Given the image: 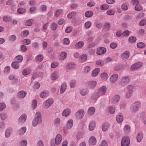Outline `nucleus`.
<instances>
[{"mask_svg":"<svg viewBox=\"0 0 146 146\" xmlns=\"http://www.w3.org/2000/svg\"><path fill=\"white\" fill-rule=\"evenodd\" d=\"M42 121L41 114L40 112H36L35 118L33 119L32 125L34 127L36 126L38 124L40 123Z\"/></svg>","mask_w":146,"mask_h":146,"instance_id":"obj_1","label":"nucleus"},{"mask_svg":"<svg viewBox=\"0 0 146 146\" xmlns=\"http://www.w3.org/2000/svg\"><path fill=\"white\" fill-rule=\"evenodd\" d=\"M62 140V136L60 134H58L56 136L54 140L52 139L50 141L51 146H56L60 145Z\"/></svg>","mask_w":146,"mask_h":146,"instance_id":"obj_2","label":"nucleus"},{"mask_svg":"<svg viewBox=\"0 0 146 146\" xmlns=\"http://www.w3.org/2000/svg\"><path fill=\"white\" fill-rule=\"evenodd\" d=\"M54 100L53 99L49 98L43 102V106L45 108H48L52 104Z\"/></svg>","mask_w":146,"mask_h":146,"instance_id":"obj_3","label":"nucleus"},{"mask_svg":"<svg viewBox=\"0 0 146 146\" xmlns=\"http://www.w3.org/2000/svg\"><path fill=\"white\" fill-rule=\"evenodd\" d=\"M107 91L106 86H103L100 87L98 90L97 92L99 96H101L105 95Z\"/></svg>","mask_w":146,"mask_h":146,"instance_id":"obj_4","label":"nucleus"},{"mask_svg":"<svg viewBox=\"0 0 146 146\" xmlns=\"http://www.w3.org/2000/svg\"><path fill=\"white\" fill-rule=\"evenodd\" d=\"M130 144L129 139L128 137H124L121 141V146H129Z\"/></svg>","mask_w":146,"mask_h":146,"instance_id":"obj_5","label":"nucleus"},{"mask_svg":"<svg viewBox=\"0 0 146 146\" xmlns=\"http://www.w3.org/2000/svg\"><path fill=\"white\" fill-rule=\"evenodd\" d=\"M140 106V103L136 102L133 103L131 106L130 110L133 112H135L139 109Z\"/></svg>","mask_w":146,"mask_h":146,"instance_id":"obj_6","label":"nucleus"},{"mask_svg":"<svg viewBox=\"0 0 146 146\" xmlns=\"http://www.w3.org/2000/svg\"><path fill=\"white\" fill-rule=\"evenodd\" d=\"M85 112L84 110L82 109L78 111L75 113V116L78 119H81L84 115Z\"/></svg>","mask_w":146,"mask_h":146,"instance_id":"obj_7","label":"nucleus"},{"mask_svg":"<svg viewBox=\"0 0 146 146\" xmlns=\"http://www.w3.org/2000/svg\"><path fill=\"white\" fill-rule=\"evenodd\" d=\"M97 140L96 137L94 136L90 137L88 140L89 145L90 146H93L96 145Z\"/></svg>","mask_w":146,"mask_h":146,"instance_id":"obj_8","label":"nucleus"},{"mask_svg":"<svg viewBox=\"0 0 146 146\" xmlns=\"http://www.w3.org/2000/svg\"><path fill=\"white\" fill-rule=\"evenodd\" d=\"M129 81L130 79L128 77L124 76L121 78L120 84L121 85H125L128 84Z\"/></svg>","mask_w":146,"mask_h":146,"instance_id":"obj_9","label":"nucleus"},{"mask_svg":"<svg viewBox=\"0 0 146 146\" xmlns=\"http://www.w3.org/2000/svg\"><path fill=\"white\" fill-rule=\"evenodd\" d=\"M106 51V49L103 47L98 48L97 49L96 54L98 55H102L105 54Z\"/></svg>","mask_w":146,"mask_h":146,"instance_id":"obj_10","label":"nucleus"},{"mask_svg":"<svg viewBox=\"0 0 146 146\" xmlns=\"http://www.w3.org/2000/svg\"><path fill=\"white\" fill-rule=\"evenodd\" d=\"M129 53L128 51L124 52L121 55V59L124 61H126L129 58Z\"/></svg>","mask_w":146,"mask_h":146,"instance_id":"obj_11","label":"nucleus"},{"mask_svg":"<svg viewBox=\"0 0 146 146\" xmlns=\"http://www.w3.org/2000/svg\"><path fill=\"white\" fill-rule=\"evenodd\" d=\"M27 93L24 90H21L19 91L17 95V97L19 99L24 98L26 96Z\"/></svg>","mask_w":146,"mask_h":146,"instance_id":"obj_12","label":"nucleus"},{"mask_svg":"<svg viewBox=\"0 0 146 146\" xmlns=\"http://www.w3.org/2000/svg\"><path fill=\"white\" fill-rule=\"evenodd\" d=\"M71 113V111L69 108H66L63 111L62 115L65 117H67Z\"/></svg>","mask_w":146,"mask_h":146,"instance_id":"obj_13","label":"nucleus"},{"mask_svg":"<svg viewBox=\"0 0 146 146\" xmlns=\"http://www.w3.org/2000/svg\"><path fill=\"white\" fill-rule=\"evenodd\" d=\"M96 123L94 121H91L88 124V130L90 131H93L96 126Z\"/></svg>","mask_w":146,"mask_h":146,"instance_id":"obj_14","label":"nucleus"},{"mask_svg":"<svg viewBox=\"0 0 146 146\" xmlns=\"http://www.w3.org/2000/svg\"><path fill=\"white\" fill-rule=\"evenodd\" d=\"M27 116L25 114H23L18 119V123L21 124L24 123L26 120Z\"/></svg>","mask_w":146,"mask_h":146,"instance_id":"obj_15","label":"nucleus"},{"mask_svg":"<svg viewBox=\"0 0 146 146\" xmlns=\"http://www.w3.org/2000/svg\"><path fill=\"white\" fill-rule=\"evenodd\" d=\"M110 126L109 123L108 122H105L102 125V128L103 131H106L109 129Z\"/></svg>","mask_w":146,"mask_h":146,"instance_id":"obj_16","label":"nucleus"},{"mask_svg":"<svg viewBox=\"0 0 146 146\" xmlns=\"http://www.w3.org/2000/svg\"><path fill=\"white\" fill-rule=\"evenodd\" d=\"M142 64L141 62H138L131 66V68L133 70H135L140 68L142 66Z\"/></svg>","mask_w":146,"mask_h":146,"instance_id":"obj_17","label":"nucleus"},{"mask_svg":"<svg viewBox=\"0 0 146 146\" xmlns=\"http://www.w3.org/2000/svg\"><path fill=\"white\" fill-rule=\"evenodd\" d=\"M67 88V84L66 83L64 82L61 85L60 90V93L61 94H63L66 91Z\"/></svg>","mask_w":146,"mask_h":146,"instance_id":"obj_18","label":"nucleus"},{"mask_svg":"<svg viewBox=\"0 0 146 146\" xmlns=\"http://www.w3.org/2000/svg\"><path fill=\"white\" fill-rule=\"evenodd\" d=\"M59 77V73L57 71H54L52 73L51 76V79L52 80H55L57 79Z\"/></svg>","mask_w":146,"mask_h":146,"instance_id":"obj_19","label":"nucleus"},{"mask_svg":"<svg viewBox=\"0 0 146 146\" xmlns=\"http://www.w3.org/2000/svg\"><path fill=\"white\" fill-rule=\"evenodd\" d=\"M13 129L11 128H8L5 131V136L6 138L9 137L12 133Z\"/></svg>","mask_w":146,"mask_h":146,"instance_id":"obj_20","label":"nucleus"},{"mask_svg":"<svg viewBox=\"0 0 146 146\" xmlns=\"http://www.w3.org/2000/svg\"><path fill=\"white\" fill-rule=\"evenodd\" d=\"M84 44L83 41H79L75 44L74 48L75 49H79L82 47L84 45Z\"/></svg>","mask_w":146,"mask_h":146,"instance_id":"obj_21","label":"nucleus"},{"mask_svg":"<svg viewBox=\"0 0 146 146\" xmlns=\"http://www.w3.org/2000/svg\"><path fill=\"white\" fill-rule=\"evenodd\" d=\"M95 111V109L94 107H90L88 110V114L90 116L92 115L94 113Z\"/></svg>","mask_w":146,"mask_h":146,"instance_id":"obj_22","label":"nucleus"},{"mask_svg":"<svg viewBox=\"0 0 146 146\" xmlns=\"http://www.w3.org/2000/svg\"><path fill=\"white\" fill-rule=\"evenodd\" d=\"M143 138V133L142 131H140L137 134L136 139L138 142H140L142 139Z\"/></svg>","mask_w":146,"mask_h":146,"instance_id":"obj_23","label":"nucleus"},{"mask_svg":"<svg viewBox=\"0 0 146 146\" xmlns=\"http://www.w3.org/2000/svg\"><path fill=\"white\" fill-rule=\"evenodd\" d=\"M118 78V76L117 74H114L112 75L110 78V81L111 82L116 81Z\"/></svg>","mask_w":146,"mask_h":146,"instance_id":"obj_24","label":"nucleus"},{"mask_svg":"<svg viewBox=\"0 0 146 146\" xmlns=\"http://www.w3.org/2000/svg\"><path fill=\"white\" fill-rule=\"evenodd\" d=\"M74 121L72 119H70L66 123V127L68 129L71 128L73 126Z\"/></svg>","mask_w":146,"mask_h":146,"instance_id":"obj_25","label":"nucleus"},{"mask_svg":"<svg viewBox=\"0 0 146 146\" xmlns=\"http://www.w3.org/2000/svg\"><path fill=\"white\" fill-rule=\"evenodd\" d=\"M116 120L118 123L122 122L123 120V117L121 113H119L116 116Z\"/></svg>","mask_w":146,"mask_h":146,"instance_id":"obj_26","label":"nucleus"},{"mask_svg":"<svg viewBox=\"0 0 146 146\" xmlns=\"http://www.w3.org/2000/svg\"><path fill=\"white\" fill-rule=\"evenodd\" d=\"M97 82L95 81H91L88 83V86L92 88H94L96 85Z\"/></svg>","mask_w":146,"mask_h":146,"instance_id":"obj_27","label":"nucleus"},{"mask_svg":"<svg viewBox=\"0 0 146 146\" xmlns=\"http://www.w3.org/2000/svg\"><path fill=\"white\" fill-rule=\"evenodd\" d=\"M12 67L15 69H17L19 67V62L17 61L13 62L11 64Z\"/></svg>","mask_w":146,"mask_h":146,"instance_id":"obj_28","label":"nucleus"},{"mask_svg":"<svg viewBox=\"0 0 146 146\" xmlns=\"http://www.w3.org/2000/svg\"><path fill=\"white\" fill-rule=\"evenodd\" d=\"M76 66V64L74 62H70L68 63L67 65V68L69 69H72Z\"/></svg>","mask_w":146,"mask_h":146,"instance_id":"obj_29","label":"nucleus"},{"mask_svg":"<svg viewBox=\"0 0 146 146\" xmlns=\"http://www.w3.org/2000/svg\"><path fill=\"white\" fill-rule=\"evenodd\" d=\"M27 128L25 127H23L21 128L18 131L19 134L22 135L24 134L26 131Z\"/></svg>","mask_w":146,"mask_h":146,"instance_id":"obj_30","label":"nucleus"},{"mask_svg":"<svg viewBox=\"0 0 146 146\" xmlns=\"http://www.w3.org/2000/svg\"><path fill=\"white\" fill-rule=\"evenodd\" d=\"M100 71V69L98 68H96L94 69L92 72V76L93 77L97 76L99 73Z\"/></svg>","mask_w":146,"mask_h":146,"instance_id":"obj_31","label":"nucleus"},{"mask_svg":"<svg viewBox=\"0 0 146 146\" xmlns=\"http://www.w3.org/2000/svg\"><path fill=\"white\" fill-rule=\"evenodd\" d=\"M129 5L128 3L125 2L122 4L121 5V8L124 11H126L128 8Z\"/></svg>","mask_w":146,"mask_h":146,"instance_id":"obj_32","label":"nucleus"},{"mask_svg":"<svg viewBox=\"0 0 146 146\" xmlns=\"http://www.w3.org/2000/svg\"><path fill=\"white\" fill-rule=\"evenodd\" d=\"M100 78L102 80H106L108 78V74L106 73L103 72L101 74Z\"/></svg>","mask_w":146,"mask_h":146,"instance_id":"obj_33","label":"nucleus"},{"mask_svg":"<svg viewBox=\"0 0 146 146\" xmlns=\"http://www.w3.org/2000/svg\"><path fill=\"white\" fill-rule=\"evenodd\" d=\"M48 95V92L46 91H44L40 94V97L41 98H44Z\"/></svg>","mask_w":146,"mask_h":146,"instance_id":"obj_34","label":"nucleus"},{"mask_svg":"<svg viewBox=\"0 0 146 146\" xmlns=\"http://www.w3.org/2000/svg\"><path fill=\"white\" fill-rule=\"evenodd\" d=\"M23 59V57L21 55H19L16 56L15 58V59L16 60H17L18 62L19 63L21 62Z\"/></svg>","mask_w":146,"mask_h":146,"instance_id":"obj_35","label":"nucleus"},{"mask_svg":"<svg viewBox=\"0 0 146 146\" xmlns=\"http://www.w3.org/2000/svg\"><path fill=\"white\" fill-rule=\"evenodd\" d=\"M31 70L28 68H26L23 71L22 74L23 75H27L30 73Z\"/></svg>","mask_w":146,"mask_h":146,"instance_id":"obj_36","label":"nucleus"},{"mask_svg":"<svg viewBox=\"0 0 146 146\" xmlns=\"http://www.w3.org/2000/svg\"><path fill=\"white\" fill-rule=\"evenodd\" d=\"M119 96L118 95L114 96L112 98V102L113 103H116L119 101Z\"/></svg>","mask_w":146,"mask_h":146,"instance_id":"obj_37","label":"nucleus"},{"mask_svg":"<svg viewBox=\"0 0 146 146\" xmlns=\"http://www.w3.org/2000/svg\"><path fill=\"white\" fill-rule=\"evenodd\" d=\"M34 22V20L32 19H30L26 21L25 25L28 26H31Z\"/></svg>","mask_w":146,"mask_h":146,"instance_id":"obj_38","label":"nucleus"},{"mask_svg":"<svg viewBox=\"0 0 146 146\" xmlns=\"http://www.w3.org/2000/svg\"><path fill=\"white\" fill-rule=\"evenodd\" d=\"M67 56V54L66 52H62L61 53L60 56V58L61 60H63L66 58Z\"/></svg>","mask_w":146,"mask_h":146,"instance_id":"obj_39","label":"nucleus"},{"mask_svg":"<svg viewBox=\"0 0 146 146\" xmlns=\"http://www.w3.org/2000/svg\"><path fill=\"white\" fill-rule=\"evenodd\" d=\"M44 57L41 54L38 55L35 58V60L37 62H41L43 60Z\"/></svg>","mask_w":146,"mask_h":146,"instance_id":"obj_40","label":"nucleus"},{"mask_svg":"<svg viewBox=\"0 0 146 146\" xmlns=\"http://www.w3.org/2000/svg\"><path fill=\"white\" fill-rule=\"evenodd\" d=\"M133 86L131 85L128 86L125 89L126 92H133Z\"/></svg>","mask_w":146,"mask_h":146,"instance_id":"obj_41","label":"nucleus"},{"mask_svg":"<svg viewBox=\"0 0 146 146\" xmlns=\"http://www.w3.org/2000/svg\"><path fill=\"white\" fill-rule=\"evenodd\" d=\"M22 42L23 44H24L28 45L30 44L31 42V41L29 39L27 38L23 40L22 41Z\"/></svg>","mask_w":146,"mask_h":146,"instance_id":"obj_42","label":"nucleus"},{"mask_svg":"<svg viewBox=\"0 0 146 146\" xmlns=\"http://www.w3.org/2000/svg\"><path fill=\"white\" fill-rule=\"evenodd\" d=\"M3 19L4 21L8 22L11 20L12 17L9 16H5L3 17Z\"/></svg>","mask_w":146,"mask_h":146,"instance_id":"obj_43","label":"nucleus"},{"mask_svg":"<svg viewBox=\"0 0 146 146\" xmlns=\"http://www.w3.org/2000/svg\"><path fill=\"white\" fill-rule=\"evenodd\" d=\"M88 92V90L86 89H82L80 91V94L82 96H85Z\"/></svg>","mask_w":146,"mask_h":146,"instance_id":"obj_44","label":"nucleus"},{"mask_svg":"<svg viewBox=\"0 0 146 146\" xmlns=\"http://www.w3.org/2000/svg\"><path fill=\"white\" fill-rule=\"evenodd\" d=\"M130 129L131 127L130 126L128 125H126L124 127L123 130L125 132L128 133L130 132Z\"/></svg>","mask_w":146,"mask_h":146,"instance_id":"obj_45","label":"nucleus"},{"mask_svg":"<svg viewBox=\"0 0 146 146\" xmlns=\"http://www.w3.org/2000/svg\"><path fill=\"white\" fill-rule=\"evenodd\" d=\"M76 15V13L75 12H72L69 13L67 17L69 19H72L75 17Z\"/></svg>","mask_w":146,"mask_h":146,"instance_id":"obj_46","label":"nucleus"},{"mask_svg":"<svg viewBox=\"0 0 146 146\" xmlns=\"http://www.w3.org/2000/svg\"><path fill=\"white\" fill-rule=\"evenodd\" d=\"M93 14V12L91 11H86L85 14L86 17H91Z\"/></svg>","mask_w":146,"mask_h":146,"instance_id":"obj_47","label":"nucleus"},{"mask_svg":"<svg viewBox=\"0 0 146 146\" xmlns=\"http://www.w3.org/2000/svg\"><path fill=\"white\" fill-rule=\"evenodd\" d=\"M63 10L62 9H59L56 11L55 15L56 17H59L60 15L63 13Z\"/></svg>","mask_w":146,"mask_h":146,"instance_id":"obj_48","label":"nucleus"},{"mask_svg":"<svg viewBox=\"0 0 146 146\" xmlns=\"http://www.w3.org/2000/svg\"><path fill=\"white\" fill-rule=\"evenodd\" d=\"M92 25L91 22L90 21H88L85 23L84 25V27L86 29H89L91 27Z\"/></svg>","mask_w":146,"mask_h":146,"instance_id":"obj_49","label":"nucleus"},{"mask_svg":"<svg viewBox=\"0 0 146 146\" xmlns=\"http://www.w3.org/2000/svg\"><path fill=\"white\" fill-rule=\"evenodd\" d=\"M96 62V64L99 66H103L104 64V61L101 60H98Z\"/></svg>","mask_w":146,"mask_h":146,"instance_id":"obj_50","label":"nucleus"},{"mask_svg":"<svg viewBox=\"0 0 146 146\" xmlns=\"http://www.w3.org/2000/svg\"><path fill=\"white\" fill-rule=\"evenodd\" d=\"M80 58L82 61L85 62L87 60V56L86 54H82Z\"/></svg>","mask_w":146,"mask_h":146,"instance_id":"obj_51","label":"nucleus"},{"mask_svg":"<svg viewBox=\"0 0 146 146\" xmlns=\"http://www.w3.org/2000/svg\"><path fill=\"white\" fill-rule=\"evenodd\" d=\"M115 108L113 106H110L109 108V111L111 114H113L115 111Z\"/></svg>","mask_w":146,"mask_h":146,"instance_id":"obj_52","label":"nucleus"},{"mask_svg":"<svg viewBox=\"0 0 146 146\" xmlns=\"http://www.w3.org/2000/svg\"><path fill=\"white\" fill-rule=\"evenodd\" d=\"M100 96H98V92L97 93H93L91 96V98L92 99L94 100L96 98H98L100 97Z\"/></svg>","mask_w":146,"mask_h":146,"instance_id":"obj_53","label":"nucleus"},{"mask_svg":"<svg viewBox=\"0 0 146 146\" xmlns=\"http://www.w3.org/2000/svg\"><path fill=\"white\" fill-rule=\"evenodd\" d=\"M37 106V102L36 100H33L32 102V106L33 109H35Z\"/></svg>","mask_w":146,"mask_h":146,"instance_id":"obj_54","label":"nucleus"},{"mask_svg":"<svg viewBox=\"0 0 146 146\" xmlns=\"http://www.w3.org/2000/svg\"><path fill=\"white\" fill-rule=\"evenodd\" d=\"M106 13L108 15H113L114 14L115 12L113 10L109 9L107 11Z\"/></svg>","mask_w":146,"mask_h":146,"instance_id":"obj_55","label":"nucleus"},{"mask_svg":"<svg viewBox=\"0 0 146 146\" xmlns=\"http://www.w3.org/2000/svg\"><path fill=\"white\" fill-rule=\"evenodd\" d=\"M136 40V38L133 36L130 37L129 38V41L131 43L134 42H135Z\"/></svg>","mask_w":146,"mask_h":146,"instance_id":"obj_56","label":"nucleus"},{"mask_svg":"<svg viewBox=\"0 0 146 146\" xmlns=\"http://www.w3.org/2000/svg\"><path fill=\"white\" fill-rule=\"evenodd\" d=\"M76 85V81L74 80H72L70 82V86L71 88H74L75 87Z\"/></svg>","mask_w":146,"mask_h":146,"instance_id":"obj_57","label":"nucleus"},{"mask_svg":"<svg viewBox=\"0 0 146 146\" xmlns=\"http://www.w3.org/2000/svg\"><path fill=\"white\" fill-rule=\"evenodd\" d=\"M1 119L4 120H5L7 118V115L6 113H2L0 115Z\"/></svg>","mask_w":146,"mask_h":146,"instance_id":"obj_58","label":"nucleus"},{"mask_svg":"<svg viewBox=\"0 0 146 146\" xmlns=\"http://www.w3.org/2000/svg\"><path fill=\"white\" fill-rule=\"evenodd\" d=\"M143 7L142 6L138 4L136 5L135 8V9L137 11H140L142 10Z\"/></svg>","mask_w":146,"mask_h":146,"instance_id":"obj_59","label":"nucleus"},{"mask_svg":"<svg viewBox=\"0 0 146 146\" xmlns=\"http://www.w3.org/2000/svg\"><path fill=\"white\" fill-rule=\"evenodd\" d=\"M26 11V9L24 8H19L17 10V12L19 14L24 13Z\"/></svg>","mask_w":146,"mask_h":146,"instance_id":"obj_60","label":"nucleus"},{"mask_svg":"<svg viewBox=\"0 0 146 146\" xmlns=\"http://www.w3.org/2000/svg\"><path fill=\"white\" fill-rule=\"evenodd\" d=\"M146 24V19H142L140 22L139 25L140 26H143Z\"/></svg>","mask_w":146,"mask_h":146,"instance_id":"obj_61","label":"nucleus"},{"mask_svg":"<svg viewBox=\"0 0 146 146\" xmlns=\"http://www.w3.org/2000/svg\"><path fill=\"white\" fill-rule=\"evenodd\" d=\"M60 122V120L59 118H57L56 119L54 122V124L56 125H59Z\"/></svg>","mask_w":146,"mask_h":146,"instance_id":"obj_62","label":"nucleus"},{"mask_svg":"<svg viewBox=\"0 0 146 146\" xmlns=\"http://www.w3.org/2000/svg\"><path fill=\"white\" fill-rule=\"evenodd\" d=\"M110 24L109 23H106L104 25V29L106 30H108L110 27Z\"/></svg>","mask_w":146,"mask_h":146,"instance_id":"obj_63","label":"nucleus"},{"mask_svg":"<svg viewBox=\"0 0 146 146\" xmlns=\"http://www.w3.org/2000/svg\"><path fill=\"white\" fill-rule=\"evenodd\" d=\"M27 144V142L26 140H23L20 143L21 146H26Z\"/></svg>","mask_w":146,"mask_h":146,"instance_id":"obj_64","label":"nucleus"}]
</instances>
